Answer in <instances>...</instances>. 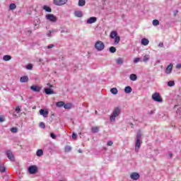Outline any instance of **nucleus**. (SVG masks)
<instances>
[{"mask_svg":"<svg viewBox=\"0 0 181 181\" xmlns=\"http://www.w3.org/2000/svg\"><path fill=\"white\" fill-rule=\"evenodd\" d=\"M110 37L111 39H115V45H118L121 41V37L118 35V33L113 30L110 33Z\"/></svg>","mask_w":181,"mask_h":181,"instance_id":"obj_1","label":"nucleus"},{"mask_svg":"<svg viewBox=\"0 0 181 181\" xmlns=\"http://www.w3.org/2000/svg\"><path fill=\"white\" fill-rule=\"evenodd\" d=\"M121 114V109L119 107H115L113 112L112 113L110 116V121L111 122H115V118L118 117Z\"/></svg>","mask_w":181,"mask_h":181,"instance_id":"obj_2","label":"nucleus"},{"mask_svg":"<svg viewBox=\"0 0 181 181\" xmlns=\"http://www.w3.org/2000/svg\"><path fill=\"white\" fill-rule=\"evenodd\" d=\"M94 47L95 49L98 50V52H103V49L105 48V45H104V42H103V41H96Z\"/></svg>","mask_w":181,"mask_h":181,"instance_id":"obj_3","label":"nucleus"},{"mask_svg":"<svg viewBox=\"0 0 181 181\" xmlns=\"http://www.w3.org/2000/svg\"><path fill=\"white\" fill-rule=\"evenodd\" d=\"M151 98L153 100V101H156V103H162L163 101V99L162 98V96H160V94L159 93H154Z\"/></svg>","mask_w":181,"mask_h":181,"instance_id":"obj_4","label":"nucleus"},{"mask_svg":"<svg viewBox=\"0 0 181 181\" xmlns=\"http://www.w3.org/2000/svg\"><path fill=\"white\" fill-rule=\"evenodd\" d=\"M68 0H54L53 4L57 6H62V5H66L67 4Z\"/></svg>","mask_w":181,"mask_h":181,"instance_id":"obj_5","label":"nucleus"},{"mask_svg":"<svg viewBox=\"0 0 181 181\" xmlns=\"http://www.w3.org/2000/svg\"><path fill=\"white\" fill-rule=\"evenodd\" d=\"M28 172L30 175H35L37 172V167L36 165H31L28 168Z\"/></svg>","mask_w":181,"mask_h":181,"instance_id":"obj_6","label":"nucleus"},{"mask_svg":"<svg viewBox=\"0 0 181 181\" xmlns=\"http://www.w3.org/2000/svg\"><path fill=\"white\" fill-rule=\"evenodd\" d=\"M46 18L48 21H50V22H57V18L53 14H48L46 16Z\"/></svg>","mask_w":181,"mask_h":181,"instance_id":"obj_7","label":"nucleus"},{"mask_svg":"<svg viewBox=\"0 0 181 181\" xmlns=\"http://www.w3.org/2000/svg\"><path fill=\"white\" fill-rule=\"evenodd\" d=\"M141 175H139V173H132L130 174V178L132 180H138V179H139Z\"/></svg>","mask_w":181,"mask_h":181,"instance_id":"obj_8","label":"nucleus"},{"mask_svg":"<svg viewBox=\"0 0 181 181\" xmlns=\"http://www.w3.org/2000/svg\"><path fill=\"white\" fill-rule=\"evenodd\" d=\"M6 155H7V158L10 160H15V156H13V153H12V151H11V150H8L6 151Z\"/></svg>","mask_w":181,"mask_h":181,"instance_id":"obj_9","label":"nucleus"},{"mask_svg":"<svg viewBox=\"0 0 181 181\" xmlns=\"http://www.w3.org/2000/svg\"><path fill=\"white\" fill-rule=\"evenodd\" d=\"M95 22H97V18L90 17L87 20L86 23L91 25V23H95Z\"/></svg>","mask_w":181,"mask_h":181,"instance_id":"obj_10","label":"nucleus"},{"mask_svg":"<svg viewBox=\"0 0 181 181\" xmlns=\"http://www.w3.org/2000/svg\"><path fill=\"white\" fill-rule=\"evenodd\" d=\"M173 69V64H170L167 66V68H166V69H165V73H166V74H170L172 73Z\"/></svg>","mask_w":181,"mask_h":181,"instance_id":"obj_11","label":"nucleus"},{"mask_svg":"<svg viewBox=\"0 0 181 181\" xmlns=\"http://www.w3.org/2000/svg\"><path fill=\"white\" fill-rule=\"evenodd\" d=\"M40 115H42L45 118H47V115H49V112L47 110H45L43 109L40 110Z\"/></svg>","mask_w":181,"mask_h":181,"instance_id":"obj_12","label":"nucleus"},{"mask_svg":"<svg viewBox=\"0 0 181 181\" xmlns=\"http://www.w3.org/2000/svg\"><path fill=\"white\" fill-rule=\"evenodd\" d=\"M21 83H28L29 81V78L28 76H23L20 78Z\"/></svg>","mask_w":181,"mask_h":181,"instance_id":"obj_13","label":"nucleus"},{"mask_svg":"<svg viewBox=\"0 0 181 181\" xmlns=\"http://www.w3.org/2000/svg\"><path fill=\"white\" fill-rule=\"evenodd\" d=\"M30 89L33 90V91H35V93L40 92V87H39L37 86H32L30 87Z\"/></svg>","mask_w":181,"mask_h":181,"instance_id":"obj_14","label":"nucleus"},{"mask_svg":"<svg viewBox=\"0 0 181 181\" xmlns=\"http://www.w3.org/2000/svg\"><path fill=\"white\" fill-rule=\"evenodd\" d=\"M124 93H126V94H131V93H132V88H131V86H126L124 88Z\"/></svg>","mask_w":181,"mask_h":181,"instance_id":"obj_15","label":"nucleus"},{"mask_svg":"<svg viewBox=\"0 0 181 181\" xmlns=\"http://www.w3.org/2000/svg\"><path fill=\"white\" fill-rule=\"evenodd\" d=\"M141 45L143 46H148V45H149V40H148L146 38H143L141 40Z\"/></svg>","mask_w":181,"mask_h":181,"instance_id":"obj_16","label":"nucleus"},{"mask_svg":"<svg viewBox=\"0 0 181 181\" xmlns=\"http://www.w3.org/2000/svg\"><path fill=\"white\" fill-rule=\"evenodd\" d=\"M129 78L132 80V81H136V80H138V76L135 74H132Z\"/></svg>","mask_w":181,"mask_h":181,"instance_id":"obj_17","label":"nucleus"},{"mask_svg":"<svg viewBox=\"0 0 181 181\" xmlns=\"http://www.w3.org/2000/svg\"><path fill=\"white\" fill-rule=\"evenodd\" d=\"M45 94L47 95H50L52 94H54V92H53V90L50 88H45Z\"/></svg>","mask_w":181,"mask_h":181,"instance_id":"obj_18","label":"nucleus"},{"mask_svg":"<svg viewBox=\"0 0 181 181\" xmlns=\"http://www.w3.org/2000/svg\"><path fill=\"white\" fill-rule=\"evenodd\" d=\"M12 59V57H11L10 55H4L3 57V60L4 62H9V60H11Z\"/></svg>","mask_w":181,"mask_h":181,"instance_id":"obj_19","label":"nucleus"},{"mask_svg":"<svg viewBox=\"0 0 181 181\" xmlns=\"http://www.w3.org/2000/svg\"><path fill=\"white\" fill-rule=\"evenodd\" d=\"M149 59H151V56H149V54H146L144 57L143 62L146 63V62H149Z\"/></svg>","mask_w":181,"mask_h":181,"instance_id":"obj_20","label":"nucleus"},{"mask_svg":"<svg viewBox=\"0 0 181 181\" xmlns=\"http://www.w3.org/2000/svg\"><path fill=\"white\" fill-rule=\"evenodd\" d=\"M91 131L93 134H96V132H98L100 131V128L98 127H93L91 128Z\"/></svg>","mask_w":181,"mask_h":181,"instance_id":"obj_21","label":"nucleus"},{"mask_svg":"<svg viewBox=\"0 0 181 181\" xmlns=\"http://www.w3.org/2000/svg\"><path fill=\"white\" fill-rule=\"evenodd\" d=\"M141 144H142L141 140H136V149H139V148H141Z\"/></svg>","mask_w":181,"mask_h":181,"instance_id":"obj_22","label":"nucleus"},{"mask_svg":"<svg viewBox=\"0 0 181 181\" xmlns=\"http://www.w3.org/2000/svg\"><path fill=\"white\" fill-rule=\"evenodd\" d=\"M110 92L112 93V94H114L115 95L116 94H118V89H117V88H112L110 89Z\"/></svg>","mask_w":181,"mask_h":181,"instance_id":"obj_23","label":"nucleus"},{"mask_svg":"<svg viewBox=\"0 0 181 181\" xmlns=\"http://www.w3.org/2000/svg\"><path fill=\"white\" fill-rule=\"evenodd\" d=\"M56 105H57V107H58L59 108H61V107H64V102H63V101H59V102L57 103Z\"/></svg>","mask_w":181,"mask_h":181,"instance_id":"obj_24","label":"nucleus"},{"mask_svg":"<svg viewBox=\"0 0 181 181\" xmlns=\"http://www.w3.org/2000/svg\"><path fill=\"white\" fill-rule=\"evenodd\" d=\"M37 156H43V150L38 149L36 152Z\"/></svg>","mask_w":181,"mask_h":181,"instance_id":"obj_25","label":"nucleus"},{"mask_svg":"<svg viewBox=\"0 0 181 181\" xmlns=\"http://www.w3.org/2000/svg\"><path fill=\"white\" fill-rule=\"evenodd\" d=\"M75 16L81 18L83 16V13L81 11H75Z\"/></svg>","mask_w":181,"mask_h":181,"instance_id":"obj_26","label":"nucleus"},{"mask_svg":"<svg viewBox=\"0 0 181 181\" xmlns=\"http://www.w3.org/2000/svg\"><path fill=\"white\" fill-rule=\"evenodd\" d=\"M116 63L117 64H122V63H124V60L122 59V58L119 57L116 59Z\"/></svg>","mask_w":181,"mask_h":181,"instance_id":"obj_27","label":"nucleus"},{"mask_svg":"<svg viewBox=\"0 0 181 181\" xmlns=\"http://www.w3.org/2000/svg\"><path fill=\"white\" fill-rule=\"evenodd\" d=\"M64 108H65V110H70L71 109V103H66L64 105Z\"/></svg>","mask_w":181,"mask_h":181,"instance_id":"obj_28","label":"nucleus"},{"mask_svg":"<svg viewBox=\"0 0 181 181\" xmlns=\"http://www.w3.org/2000/svg\"><path fill=\"white\" fill-rule=\"evenodd\" d=\"M78 5V6H84L86 5V0H79Z\"/></svg>","mask_w":181,"mask_h":181,"instance_id":"obj_29","label":"nucleus"},{"mask_svg":"<svg viewBox=\"0 0 181 181\" xmlns=\"http://www.w3.org/2000/svg\"><path fill=\"white\" fill-rule=\"evenodd\" d=\"M43 9L46 11V12H52V8L47 6H44Z\"/></svg>","mask_w":181,"mask_h":181,"instance_id":"obj_30","label":"nucleus"},{"mask_svg":"<svg viewBox=\"0 0 181 181\" xmlns=\"http://www.w3.org/2000/svg\"><path fill=\"white\" fill-rule=\"evenodd\" d=\"M9 8H10L11 11H13L14 9H16V4H11L9 6Z\"/></svg>","mask_w":181,"mask_h":181,"instance_id":"obj_31","label":"nucleus"},{"mask_svg":"<svg viewBox=\"0 0 181 181\" xmlns=\"http://www.w3.org/2000/svg\"><path fill=\"white\" fill-rule=\"evenodd\" d=\"M109 50L110 53H115V52H117V48H115V47H110Z\"/></svg>","mask_w":181,"mask_h":181,"instance_id":"obj_32","label":"nucleus"},{"mask_svg":"<svg viewBox=\"0 0 181 181\" xmlns=\"http://www.w3.org/2000/svg\"><path fill=\"white\" fill-rule=\"evenodd\" d=\"M168 87H173L175 86V81H170L168 82Z\"/></svg>","mask_w":181,"mask_h":181,"instance_id":"obj_33","label":"nucleus"},{"mask_svg":"<svg viewBox=\"0 0 181 181\" xmlns=\"http://www.w3.org/2000/svg\"><path fill=\"white\" fill-rule=\"evenodd\" d=\"M11 132H12V134H16V132H18V128L16 127H13L10 129Z\"/></svg>","mask_w":181,"mask_h":181,"instance_id":"obj_34","label":"nucleus"},{"mask_svg":"<svg viewBox=\"0 0 181 181\" xmlns=\"http://www.w3.org/2000/svg\"><path fill=\"white\" fill-rule=\"evenodd\" d=\"M39 127H40V128H42V129H45L46 128V124H45L43 122H41L39 124Z\"/></svg>","mask_w":181,"mask_h":181,"instance_id":"obj_35","label":"nucleus"},{"mask_svg":"<svg viewBox=\"0 0 181 181\" xmlns=\"http://www.w3.org/2000/svg\"><path fill=\"white\" fill-rule=\"evenodd\" d=\"M153 26H158V25H159V21H158V20H153Z\"/></svg>","mask_w":181,"mask_h":181,"instance_id":"obj_36","label":"nucleus"},{"mask_svg":"<svg viewBox=\"0 0 181 181\" xmlns=\"http://www.w3.org/2000/svg\"><path fill=\"white\" fill-rule=\"evenodd\" d=\"M141 136H142V134H141V133H138L136 135V141H141Z\"/></svg>","mask_w":181,"mask_h":181,"instance_id":"obj_37","label":"nucleus"},{"mask_svg":"<svg viewBox=\"0 0 181 181\" xmlns=\"http://www.w3.org/2000/svg\"><path fill=\"white\" fill-rule=\"evenodd\" d=\"M5 170H6V168L5 167H4V166H0V172H1V173H5Z\"/></svg>","mask_w":181,"mask_h":181,"instance_id":"obj_38","label":"nucleus"},{"mask_svg":"<svg viewBox=\"0 0 181 181\" xmlns=\"http://www.w3.org/2000/svg\"><path fill=\"white\" fill-rule=\"evenodd\" d=\"M70 151H71V147H70L69 146H66L65 147V152H70Z\"/></svg>","mask_w":181,"mask_h":181,"instance_id":"obj_39","label":"nucleus"},{"mask_svg":"<svg viewBox=\"0 0 181 181\" xmlns=\"http://www.w3.org/2000/svg\"><path fill=\"white\" fill-rule=\"evenodd\" d=\"M139 62H141V58L139 57L134 58V63H138Z\"/></svg>","mask_w":181,"mask_h":181,"instance_id":"obj_40","label":"nucleus"},{"mask_svg":"<svg viewBox=\"0 0 181 181\" xmlns=\"http://www.w3.org/2000/svg\"><path fill=\"white\" fill-rule=\"evenodd\" d=\"M107 146H112V145H114V142L109 141L107 143Z\"/></svg>","mask_w":181,"mask_h":181,"instance_id":"obj_41","label":"nucleus"},{"mask_svg":"<svg viewBox=\"0 0 181 181\" xmlns=\"http://www.w3.org/2000/svg\"><path fill=\"white\" fill-rule=\"evenodd\" d=\"M16 112H17V114H19L21 112V107H19V106L16 107Z\"/></svg>","mask_w":181,"mask_h":181,"instance_id":"obj_42","label":"nucleus"},{"mask_svg":"<svg viewBox=\"0 0 181 181\" xmlns=\"http://www.w3.org/2000/svg\"><path fill=\"white\" fill-rule=\"evenodd\" d=\"M53 32H56V31L55 30H49V34L47 35L48 37H52V33H53Z\"/></svg>","mask_w":181,"mask_h":181,"instance_id":"obj_43","label":"nucleus"},{"mask_svg":"<svg viewBox=\"0 0 181 181\" xmlns=\"http://www.w3.org/2000/svg\"><path fill=\"white\" fill-rule=\"evenodd\" d=\"M72 138H73V139H77V134H76V133L73 132L72 133Z\"/></svg>","mask_w":181,"mask_h":181,"instance_id":"obj_44","label":"nucleus"},{"mask_svg":"<svg viewBox=\"0 0 181 181\" xmlns=\"http://www.w3.org/2000/svg\"><path fill=\"white\" fill-rule=\"evenodd\" d=\"M5 121V117L4 116H0V122H4Z\"/></svg>","mask_w":181,"mask_h":181,"instance_id":"obj_45","label":"nucleus"},{"mask_svg":"<svg viewBox=\"0 0 181 181\" xmlns=\"http://www.w3.org/2000/svg\"><path fill=\"white\" fill-rule=\"evenodd\" d=\"M50 136L52 138V139H56V136L53 133H50Z\"/></svg>","mask_w":181,"mask_h":181,"instance_id":"obj_46","label":"nucleus"},{"mask_svg":"<svg viewBox=\"0 0 181 181\" xmlns=\"http://www.w3.org/2000/svg\"><path fill=\"white\" fill-rule=\"evenodd\" d=\"M32 67H33L32 64L27 65L28 70H32Z\"/></svg>","mask_w":181,"mask_h":181,"instance_id":"obj_47","label":"nucleus"},{"mask_svg":"<svg viewBox=\"0 0 181 181\" xmlns=\"http://www.w3.org/2000/svg\"><path fill=\"white\" fill-rule=\"evenodd\" d=\"M52 47H54V45H49L47 46V49H52Z\"/></svg>","mask_w":181,"mask_h":181,"instance_id":"obj_48","label":"nucleus"},{"mask_svg":"<svg viewBox=\"0 0 181 181\" xmlns=\"http://www.w3.org/2000/svg\"><path fill=\"white\" fill-rule=\"evenodd\" d=\"M158 47H163V42H160L158 44Z\"/></svg>","mask_w":181,"mask_h":181,"instance_id":"obj_49","label":"nucleus"},{"mask_svg":"<svg viewBox=\"0 0 181 181\" xmlns=\"http://www.w3.org/2000/svg\"><path fill=\"white\" fill-rule=\"evenodd\" d=\"M176 69H181V64H178L176 65Z\"/></svg>","mask_w":181,"mask_h":181,"instance_id":"obj_50","label":"nucleus"},{"mask_svg":"<svg viewBox=\"0 0 181 181\" xmlns=\"http://www.w3.org/2000/svg\"><path fill=\"white\" fill-rule=\"evenodd\" d=\"M47 86L48 87H50V88L53 87V86H52V84H50V83H47Z\"/></svg>","mask_w":181,"mask_h":181,"instance_id":"obj_51","label":"nucleus"},{"mask_svg":"<svg viewBox=\"0 0 181 181\" xmlns=\"http://www.w3.org/2000/svg\"><path fill=\"white\" fill-rule=\"evenodd\" d=\"M169 156H170V158H172V156H173V154L170 153V154H169Z\"/></svg>","mask_w":181,"mask_h":181,"instance_id":"obj_52","label":"nucleus"},{"mask_svg":"<svg viewBox=\"0 0 181 181\" xmlns=\"http://www.w3.org/2000/svg\"><path fill=\"white\" fill-rule=\"evenodd\" d=\"M65 33L64 30H62L61 31V33Z\"/></svg>","mask_w":181,"mask_h":181,"instance_id":"obj_53","label":"nucleus"},{"mask_svg":"<svg viewBox=\"0 0 181 181\" xmlns=\"http://www.w3.org/2000/svg\"><path fill=\"white\" fill-rule=\"evenodd\" d=\"M78 152H79L80 153H81V151L79 150Z\"/></svg>","mask_w":181,"mask_h":181,"instance_id":"obj_54","label":"nucleus"},{"mask_svg":"<svg viewBox=\"0 0 181 181\" xmlns=\"http://www.w3.org/2000/svg\"><path fill=\"white\" fill-rule=\"evenodd\" d=\"M29 32V33H32V31H28Z\"/></svg>","mask_w":181,"mask_h":181,"instance_id":"obj_55","label":"nucleus"}]
</instances>
